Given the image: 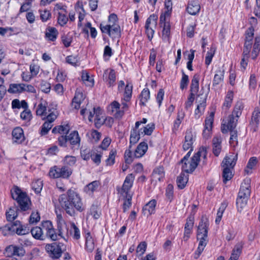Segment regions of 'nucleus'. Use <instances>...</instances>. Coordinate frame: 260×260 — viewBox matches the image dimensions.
Wrapping results in <instances>:
<instances>
[{
	"label": "nucleus",
	"mask_w": 260,
	"mask_h": 260,
	"mask_svg": "<svg viewBox=\"0 0 260 260\" xmlns=\"http://www.w3.org/2000/svg\"><path fill=\"white\" fill-rule=\"evenodd\" d=\"M58 201L66 213L71 216L74 215L76 211L81 212L85 210L81 197L73 189H69L66 194L60 196Z\"/></svg>",
	"instance_id": "f257e3e1"
},
{
	"label": "nucleus",
	"mask_w": 260,
	"mask_h": 260,
	"mask_svg": "<svg viewBox=\"0 0 260 260\" xmlns=\"http://www.w3.org/2000/svg\"><path fill=\"white\" fill-rule=\"evenodd\" d=\"M254 35V29L250 27L246 32L245 42L243 48V58L241 60V67L245 69L247 60L251 55L252 59H255L258 55L260 48V38L257 37L255 39V42L253 46V49L250 54L253 44V38Z\"/></svg>",
	"instance_id": "f03ea898"
},
{
	"label": "nucleus",
	"mask_w": 260,
	"mask_h": 260,
	"mask_svg": "<svg viewBox=\"0 0 260 260\" xmlns=\"http://www.w3.org/2000/svg\"><path fill=\"white\" fill-rule=\"evenodd\" d=\"M208 225V219L206 218H202L198 229L197 239L199 241V245L194 253V258L196 259L199 257L207 244Z\"/></svg>",
	"instance_id": "7ed1b4c3"
},
{
	"label": "nucleus",
	"mask_w": 260,
	"mask_h": 260,
	"mask_svg": "<svg viewBox=\"0 0 260 260\" xmlns=\"http://www.w3.org/2000/svg\"><path fill=\"white\" fill-rule=\"evenodd\" d=\"M190 155V152H188L182 159V170L186 173H191L194 170L198 165L201 157L204 158L206 157V149L205 147L200 148L198 152L190 160H188Z\"/></svg>",
	"instance_id": "20e7f679"
},
{
	"label": "nucleus",
	"mask_w": 260,
	"mask_h": 260,
	"mask_svg": "<svg viewBox=\"0 0 260 260\" xmlns=\"http://www.w3.org/2000/svg\"><path fill=\"white\" fill-rule=\"evenodd\" d=\"M100 29L103 33L108 34L112 38H119L120 36V27L116 14H111L108 17V23H101Z\"/></svg>",
	"instance_id": "39448f33"
},
{
	"label": "nucleus",
	"mask_w": 260,
	"mask_h": 260,
	"mask_svg": "<svg viewBox=\"0 0 260 260\" xmlns=\"http://www.w3.org/2000/svg\"><path fill=\"white\" fill-rule=\"evenodd\" d=\"M250 183L251 180L247 178L241 184L236 202L238 210L240 212L246 206L250 196Z\"/></svg>",
	"instance_id": "423d86ee"
},
{
	"label": "nucleus",
	"mask_w": 260,
	"mask_h": 260,
	"mask_svg": "<svg viewBox=\"0 0 260 260\" xmlns=\"http://www.w3.org/2000/svg\"><path fill=\"white\" fill-rule=\"evenodd\" d=\"M123 89H124L123 97L122 99L121 104L120 105L122 110H123V112H124L128 108V103L130 102L132 98L133 90L132 84L127 83L125 85L123 81H120L118 84V90L119 92H121Z\"/></svg>",
	"instance_id": "0eeeda50"
},
{
	"label": "nucleus",
	"mask_w": 260,
	"mask_h": 260,
	"mask_svg": "<svg viewBox=\"0 0 260 260\" xmlns=\"http://www.w3.org/2000/svg\"><path fill=\"white\" fill-rule=\"evenodd\" d=\"M70 228V231H69L67 224L63 220L61 219L58 223V228L59 231L58 235L64 238L65 236H68L70 234L74 239L78 240L80 239V230L76 226L75 223L73 222L71 223Z\"/></svg>",
	"instance_id": "6e6552de"
},
{
	"label": "nucleus",
	"mask_w": 260,
	"mask_h": 260,
	"mask_svg": "<svg viewBox=\"0 0 260 260\" xmlns=\"http://www.w3.org/2000/svg\"><path fill=\"white\" fill-rule=\"evenodd\" d=\"M11 194L13 199L17 201L22 210L26 211L29 209L30 202L25 192L16 187L11 190Z\"/></svg>",
	"instance_id": "1a4fd4ad"
},
{
	"label": "nucleus",
	"mask_w": 260,
	"mask_h": 260,
	"mask_svg": "<svg viewBox=\"0 0 260 260\" xmlns=\"http://www.w3.org/2000/svg\"><path fill=\"white\" fill-rule=\"evenodd\" d=\"M62 244L53 243L47 244L45 249L48 255L52 259H58L61 257L63 252L61 247Z\"/></svg>",
	"instance_id": "9d476101"
},
{
	"label": "nucleus",
	"mask_w": 260,
	"mask_h": 260,
	"mask_svg": "<svg viewBox=\"0 0 260 260\" xmlns=\"http://www.w3.org/2000/svg\"><path fill=\"white\" fill-rule=\"evenodd\" d=\"M134 180L135 176L133 174H129L126 176L121 188L119 190V193L121 196L133 194L130 189L133 185Z\"/></svg>",
	"instance_id": "9b49d317"
},
{
	"label": "nucleus",
	"mask_w": 260,
	"mask_h": 260,
	"mask_svg": "<svg viewBox=\"0 0 260 260\" xmlns=\"http://www.w3.org/2000/svg\"><path fill=\"white\" fill-rule=\"evenodd\" d=\"M238 119L233 115H230L226 119L223 120L221 126L222 132L225 133L229 131L234 130L236 126Z\"/></svg>",
	"instance_id": "f8f14e48"
},
{
	"label": "nucleus",
	"mask_w": 260,
	"mask_h": 260,
	"mask_svg": "<svg viewBox=\"0 0 260 260\" xmlns=\"http://www.w3.org/2000/svg\"><path fill=\"white\" fill-rule=\"evenodd\" d=\"M162 30L161 32V39L164 43L168 45L170 43L171 39V25L169 20L165 21H160Z\"/></svg>",
	"instance_id": "ddd939ff"
},
{
	"label": "nucleus",
	"mask_w": 260,
	"mask_h": 260,
	"mask_svg": "<svg viewBox=\"0 0 260 260\" xmlns=\"http://www.w3.org/2000/svg\"><path fill=\"white\" fill-rule=\"evenodd\" d=\"M43 230L46 232V236L50 238L52 240L55 241L57 239L58 235L55 233L52 222L47 220L43 221L42 224Z\"/></svg>",
	"instance_id": "4468645a"
},
{
	"label": "nucleus",
	"mask_w": 260,
	"mask_h": 260,
	"mask_svg": "<svg viewBox=\"0 0 260 260\" xmlns=\"http://www.w3.org/2000/svg\"><path fill=\"white\" fill-rule=\"evenodd\" d=\"M196 135L194 133L190 130H188L186 132L185 136V140L183 144V149L184 151L189 150L188 152L191 153L192 150V146L195 140Z\"/></svg>",
	"instance_id": "2eb2a0df"
},
{
	"label": "nucleus",
	"mask_w": 260,
	"mask_h": 260,
	"mask_svg": "<svg viewBox=\"0 0 260 260\" xmlns=\"http://www.w3.org/2000/svg\"><path fill=\"white\" fill-rule=\"evenodd\" d=\"M36 108V113L37 116H39L45 119L47 114L48 102L43 99H41L38 105L35 104Z\"/></svg>",
	"instance_id": "dca6fc26"
},
{
	"label": "nucleus",
	"mask_w": 260,
	"mask_h": 260,
	"mask_svg": "<svg viewBox=\"0 0 260 260\" xmlns=\"http://www.w3.org/2000/svg\"><path fill=\"white\" fill-rule=\"evenodd\" d=\"M103 78L104 80L107 83L109 87H112L115 85L116 75L113 70H106L103 75Z\"/></svg>",
	"instance_id": "f3484780"
},
{
	"label": "nucleus",
	"mask_w": 260,
	"mask_h": 260,
	"mask_svg": "<svg viewBox=\"0 0 260 260\" xmlns=\"http://www.w3.org/2000/svg\"><path fill=\"white\" fill-rule=\"evenodd\" d=\"M237 160V154L231 153L226 155L222 162V167L233 168Z\"/></svg>",
	"instance_id": "a211bd4d"
},
{
	"label": "nucleus",
	"mask_w": 260,
	"mask_h": 260,
	"mask_svg": "<svg viewBox=\"0 0 260 260\" xmlns=\"http://www.w3.org/2000/svg\"><path fill=\"white\" fill-rule=\"evenodd\" d=\"M172 2L171 0H165V11L160 16V21H165L169 19L172 11Z\"/></svg>",
	"instance_id": "6ab92c4d"
},
{
	"label": "nucleus",
	"mask_w": 260,
	"mask_h": 260,
	"mask_svg": "<svg viewBox=\"0 0 260 260\" xmlns=\"http://www.w3.org/2000/svg\"><path fill=\"white\" fill-rule=\"evenodd\" d=\"M109 110L117 118L121 117L124 114L123 110H122L120 104L117 101H114L110 105Z\"/></svg>",
	"instance_id": "aec40b11"
},
{
	"label": "nucleus",
	"mask_w": 260,
	"mask_h": 260,
	"mask_svg": "<svg viewBox=\"0 0 260 260\" xmlns=\"http://www.w3.org/2000/svg\"><path fill=\"white\" fill-rule=\"evenodd\" d=\"M98 110L100 109L99 108L95 109V108L87 105L85 108L81 110L80 114L84 117L87 116L89 121L91 122L93 121L94 116L96 115Z\"/></svg>",
	"instance_id": "412c9836"
},
{
	"label": "nucleus",
	"mask_w": 260,
	"mask_h": 260,
	"mask_svg": "<svg viewBox=\"0 0 260 260\" xmlns=\"http://www.w3.org/2000/svg\"><path fill=\"white\" fill-rule=\"evenodd\" d=\"M7 255L11 256L13 255L22 256L25 253V250L22 247L10 245L6 248Z\"/></svg>",
	"instance_id": "4be33fe9"
},
{
	"label": "nucleus",
	"mask_w": 260,
	"mask_h": 260,
	"mask_svg": "<svg viewBox=\"0 0 260 260\" xmlns=\"http://www.w3.org/2000/svg\"><path fill=\"white\" fill-rule=\"evenodd\" d=\"M100 185V183L99 181H93L84 187V192L89 196H92L94 192L98 191Z\"/></svg>",
	"instance_id": "5701e85b"
},
{
	"label": "nucleus",
	"mask_w": 260,
	"mask_h": 260,
	"mask_svg": "<svg viewBox=\"0 0 260 260\" xmlns=\"http://www.w3.org/2000/svg\"><path fill=\"white\" fill-rule=\"evenodd\" d=\"M156 201L155 200H151L147 203L143 208V212L147 216L154 214L155 211Z\"/></svg>",
	"instance_id": "b1692460"
},
{
	"label": "nucleus",
	"mask_w": 260,
	"mask_h": 260,
	"mask_svg": "<svg viewBox=\"0 0 260 260\" xmlns=\"http://www.w3.org/2000/svg\"><path fill=\"white\" fill-rule=\"evenodd\" d=\"M13 140L17 143H21L24 141L25 137L22 128L17 127L12 132Z\"/></svg>",
	"instance_id": "393cba45"
},
{
	"label": "nucleus",
	"mask_w": 260,
	"mask_h": 260,
	"mask_svg": "<svg viewBox=\"0 0 260 260\" xmlns=\"http://www.w3.org/2000/svg\"><path fill=\"white\" fill-rule=\"evenodd\" d=\"M148 144L145 142H141L137 147L134 153L135 158L142 157L148 150Z\"/></svg>",
	"instance_id": "a878e982"
},
{
	"label": "nucleus",
	"mask_w": 260,
	"mask_h": 260,
	"mask_svg": "<svg viewBox=\"0 0 260 260\" xmlns=\"http://www.w3.org/2000/svg\"><path fill=\"white\" fill-rule=\"evenodd\" d=\"M165 177L164 169L162 167L156 168L152 175V180L153 181L157 182L162 181Z\"/></svg>",
	"instance_id": "bb28decb"
},
{
	"label": "nucleus",
	"mask_w": 260,
	"mask_h": 260,
	"mask_svg": "<svg viewBox=\"0 0 260 260\" xmlns=\"http://www.w3.org/2000/svg\"><path fill=\"white\" fill-rule=\"evenodd\" d=\"M75 10L78 14V27H81L82 26V21L84 20L86 13L83 8V7L81 4L78 2L75 6Z\"/></svg>",
	"instance_id": "cd10ccee"
},
{
	"label": "nucleus",
	"mask_w": 260,
	"mask_h": 260,
	"mask_svg": "<svg viewBox=\"0 0 260 260\" xmlns=\"http://www.w3.org/2000/svg\"><path fill=\"white\" fill-rule=\"evenodd\" d=\"M85 96L82 92L80 90L76 91L75 96L72 101V106L75 109H79L81 103L84 100Z\"/></svg>",
	"instance_id": "c85d7f7f"
},
{
	"label": "nucleus",
	"mask_w": 260,
	"mask_h": 260,
	"mask_svg": "<svg viewBox=\"0 0 260 260\" xmlns=\"http://www.w3.org/2000/svg\"><path fill=\"white\" fill-rule=\"evenodd\" d=\"M200 8V5L198 1H192L188 4L187 11L190 15H195L199 12Z\"/></svg>",
	"instance_id": "c756f323"
},
{
	"label": "nucleus",
	"mask_w": 260,
	"mask_h": 260,
	"mask_svg": "<svg viewBox=\"0 0 260 260\" xmlns=\"http://www.w3.org/2000/svg\"><path fill=\"white\" fill-rule=\"evenodd\" d=\"M11 229L19 235H23L29 233V229L26 226L20 224L18 221H16L13 223Z\"/></svg>",
	"instance_id": "7c9ffc66"
},
{
	"label": "nucleus",
	"mask_w": 260,
	"mask_h": 260,
	"mask_svg": "<svg viewBox=\"0 0 260 260\" xmlns=\"http://www.w3.org/2000/svg\"><path fill=\"white\" fill-rule=\"evenodd\" d=\"M141 137H143V136L141 135V132L139 128H136L135 126L131 132L129 138L130 144L134 145L136 144Z\"/></svg>",
	"instance_id": "2f4dec72"
},
{
	"label": "nucleus",
	"mask_w": 260,
	"mask_h": 260,
	"mask_svg": "<svg viewBox=\"0 0 260 260\" xmlns=\"http://www.w3.org/2000/svg\"><path fill=\"white\" fill-rule=\"evenodd\" d=\"M58 35V32L56 28L53 27H48L46 30L45 38L47 41H54Z\"/></svg>",
	"instance_id": "473e14b6"
},
{
	"label": "nucleus",
	"mask_w": 260,
	"mask_h": 260,
	"mask_svg": "<svg viewBox=\"0 0 260 260\" xmlns=\"http://www.w3.org/2000/svg\"><path fill=\"white\" fill-rule=\"evenodd\" d=\"M94 240L90 233H87L85 235V249L88 252H92L94 249Z\"/></svg>",
	"instance_id": "72a5a7b5"
},
{
	"label": "nucleus",
	"mask_w": 260,
	"mask_h": 260,
	"mask_svg": "<svg viewBox=\"0 0 260 260\" xmlns=\"http://www.w3.org/2000/svg\"><path fill=\"white\" fill-rule=\"evenodd\" d=\"M234 99V92L232 90H229L224 98V100L222 104V109L228 110L232 106Z\"/></svg>",
	"instance_id": "f704fd0d"
},
{
	"label": "nucleus",
	"mask_w": 260,
	"mask_h": 260,
	"mask_svg": "<svg viewBox=\"0 0 260 260\" xmlns=\"http://www.w3.org/2000/svg\"><path fill=\"white\" fill-rule=\"evenodd\" d=\"M260 118V109L258 108H255L253 111L251 117L250 124L253 127L254 131L257 127Z\"/></svg>",
	"instance_id": "c9c22d12"
},
{
	"label": "nucleus",
	"mask_w": 260,
	"mask_h": 260,
	"mask_svg": "<svg viewBox=\"0 0 260 260\" xmlns=\"http://www.w3.org/2000/svg\"><path fill=\"white\" fill-rule=\"evenodd\" d=\"M221 138L220 136H216L213 139V151L216 156H218L220 152L221 146Z\"/></svg>",
	"instance_id": "e433bc0d"
},
{
	"label": "nucleus",
	"mask_w": 260,
	"mask_h": 260,
	"mask_svg": "<svg viewBox=\"0 0 260 260\" xmlns=\"http://www.w3.org/2000/svg\"><path fill=\"white\" fill-rule=\"evenodd\" d=\"M81 79L86 86L92 87L94 85V81L93 76L89 75L86 71L82 72Z\"/></svg>",
	"instance_id": "4c0bfd02"
},
{
	"label": "nucleus",
	"mask_w": 260,
	"mask_h": 260,
	"mask_svg": "<svg viewBox=\"0 0 260 260\" xmlns=\"http://www.w3.org/2000/svg\"><path fill=\"white\" fill-rule=\"evenodd\" d=\"M199 80L200 76L198 74H195L191 80L190 86V93L194 94L197 93L199 88Z\"/></svg>",
	"instance_id": "58836bf2"
},
{
	"label": "nucleus",
	"mask_w": 260,
	"mask_h": 260,
	"mask_svg": "<svg viewBox=\"0 0 260 260\" xmlns=\"http://www.w3.org/2000/svg\"><path fill=\"white\" fill-rule=\"evenodd\" d=\"M185 114L183 109H181L178 110L176 119L174 122L173 131L178 130L185 117Z\"/></svg>",
	"instance_id": "ea45409f"
},
{
	"label": "nucleus",
	"mask_w": 260,
	"mask_h": 260,
	"mask_svg": "<svg viewBox=\"0 0 260 260\" xmlns=\"http://www.w3.org/2000/svg\"><path fill=\"white\" fill-rule=\"evenodd\" d=\"M155 128V125L153 123H150L146 126H142L139 128L141 135L144 137L145 135L150 136Z\"/></svg>",
	"instance_id": "a19ab883"
},
{
	"label": "nucleus",
	"mask_w": 260,
	"mask_h": 260,
	"mask_svg": "<svg viewBox=\"0 0 260 260\" xmlns=\"http://www.w3.org/2000/svg\"><path fill=\"white\" fill-rule=\"evenodd\" d=\"M43 229L39 226H36L31 230V233L32 237L37 240H43L44 239V235L43 234Z\"/></svg>",
	"instance_id": "79ce46f5"
},
{
	"label": "nucleus",
	"mask_w": 260,
	"mask_h": 260,
	"mask_svg": "<svg viewBox=\"0 0 260 260\" xmlns=\"http://www.w3.org/2000/svg\"><path fill=\"white\" fill-rule=\"evenodd\" d=\"M67 63L70 64L74 67H77L80 65V60L78 56L69 55L65 58Z\"/></svg>",
	"instance_id": "37998d69"
},
{
	"label": "nucleus",
	"mask_w": 260,
	"mask_h": 260,
	"mask_svg": "<svg viewBox=\"0 0 260 260\" xmlns=\"http://www.w3.org/2000/svg\"><path fill=\"white\" fill-rule=\"evenodd\" d=\"M105 116L102 113L101 109L96 111V115L94 118V123L96 127H100L105 122Z\"/></svg>",
	"instance_id": "c03bdc74"
},
{
	"label": "nucleus",
	"mask_w": 260,
	"mask_h": 260,
	"mask_svg": "<svg viewBox=\"0 0 260 260\" xmlns=\"http://www.w3.org/2000/svg\"><path fill=\"white\" fill-rule=\"evenodd\" d=\"M24 84H11L10 85L8 91L11 93H17L24 91Z\"/></svg>",
	"instance_id": "a18cd8bd"
},
{
	"label": "nucleus",
	"mask_w": 260,
	"mask_h": 260,
	"mask_svg": "<svg viewBox=\"0 0 260 260\" xmlns=\"http://www.w3.org/2000/svg\"><path fill=\"white\" fill-rule=\"evenodd\" d=\"M224 74V72L222 70L220 69L216 72L213 81V86L218 85L223 82Z\"/></svg>",
	"instance_id": "49530a36"
},
{
	"label": "nucleus",
	"mask_w": 260,
	"mask_h": 260,
	"mask_svg": "<svg viewBox=\"0 0 260 260\" xmlns=\"http://www.w3.org/2000/svg\"><path fill=\"white\" fill-rule=\"evenodd\" d=\"M257 162V160L255 157L250 158L245 169V173L247 174H251L252 172V170L255 168Z\"/></svg>",
	"instance_id": "de8ad7c7"
},
{
	"label": "nucleus",
	"mask_w": 260,
	"mask_h": 260,
	"mask_svg": "<svg viewBox=\"0 0 260 260\" xmlns=\"http://www.w3.org/2000/svg\"><path fill=\"white\" fill-rule=\"evenodd\" d=\"M157 16L155 14L151 15L146 20L145 27L155 28L157 25Z\"/></svg>",
	"instance_id": "09e8293b"
},
{
	"label": "nucleus",
	"mask_w": 260,
	"mask_h": 260,
	"mask_svg": "<svg viewBox=\"0 0 260 260\" xmlns=\"http://www.w3.org/2000/svg\"><path fill=\"white\" fill-rule=\"evenodd\" d=\"M244 108V105L241 102H238L235 106L233 111L232 112V114L231 115H233L234 116L236 117L237 118H239V117L241 115L243 109Z\"/></svg>",
	"instance_id": "8fccbe9b"
},
{
	"label": "nucleus",
	"mask_w": 260,
	"mask_h": 260,
	"mask_svg": "<svg viewBox=\"0 0 260 260\" xmlns=\"http://www.w3.org/2000/svg\"><path fill=\"white\" fill-rule=\"evenodd\" d=\"M188 181V176L184 174H181L177 178V182L178 186L180 189L183 188Z\"/></svg>",
	"instance_id": "3c124183"
},
{
	"label": "nucleus",
	"mask_w": 260,
	"mask_h": 260,
	"mask_svg": "<svg viewBox=\"0 0 260 260\" xmlns=\"http://www.w3.org/2000/svg\"><path fill=\"white\" fill-rule=\"evenodd\" d=\"M68 140L72 145L78 144L80 141L78 133L77 131H73L68 136Z\"/></svg>",
	"instance_id": "603ef678"
},
{
	"label": "nucleus",
	"mask_w": 260,
	"mask_h": 260,
	"mask_svg": "<svg viewBox=\"0 0 260 260\" xmlns=\"http://www.w3.org/2000/svg\"><path fill=\"white\" fill-rule=\"evenodd\" d=\"M227 207V203L225 202L222 203L219 207L217 213V216L215 219V222L217 224H219L220 222L223 214Z\"/></svg>",
	"instance_id": "864d4df0"
},
{
	"label": "nucleus",
	"mask_w": 260,
	"mask_h": 260,
	"mask_svg": "<svg viewBox=\"0 0 260 260\" xmlns=\"http://www.w3.org/2000/svg\"><path fill=\"white\" fill-rule=\"evenodd\" d=\"M60 178L64 179L69 178L72 175L73 170L67 166H63L60 168Z\"/></svg>",
	"instance_id": "5fc2aeb1"
},
{
	"label": "nucleus",
	"mask_w": 260,
	"mask_h": 260,
	"mask_svg": "<svg viewBox=\"0 0 260 260\" xmlns=\"http://www.w3.org/2000/svg\"><path fill=\"white\" fill-rule=\"evenodd\" d=\"M43 186V181L41 179H35L31 183V187L36 193H40Z\"/></svg>",
	"instance_id": "6e6d98bb"
},
{
	"label": "nucleus",
	"mask_w": 260,
	"mask_h": 260,
	"mask_svg": "<svg viewBox=\"0 0 260 260\" xmlns=\"http://www.w3.org/2000/svg\"><path fill=\"white\" fill-rule=\"evenodd\" d=\"M70 130V126L68 124H66L64 125H59L56 127H55L52 129V132L53 133H59L60 134H67Z\"/></svg>",
	"instance_id": "4d7b16f0"
},
{
	"label": "nucleus",
	"mask_w": 260,
	"mask_h": 260,
	"mask_svg": "<svg viewBox=\"0 0 260 260\" xmlns=\"http://www.w3.org/2000/svg\"><path fill=\"white\" fill-rule=\"evenodd\" d=\"M101 215V213L100 209L95 206H92L88 213L87 217L91 215L94 219H98L100 217Z\"/></svg>",
	"instance_id": "13d9d810"
},
{
	"label": "nucleus",
	"mask_w": 260,
	"mask_h": 260,
	"mask_svg": "<svg viewBox=\"0 0 260 260\" xmlns=\"http://www.w3.org/2000/svg\"><path fill=\"white\" fill-rule=\"evenodd\" d=\"M242 246L237 245L233 250L231 256L229 260H237L241 253Z\"/></svg>",
	"instance_id": "bf43d9fd"
},
{
	"label": "nucleus",
	"mask_w": 260,
	"mask_h": 260,
	"mask_svg": "<svg viewBox=\"0 0 260 260\" xmlns=\"http://www.w3.org/2000/svg\"><path fill=\"white\" fill-rule=\"evenodd\" d=\"M150 99V91L148 88H144L141 92L140 95V103L142 105H145L146 103Z\"/></svg>",
	"instance_id": "052dcab7"
},
{
	"label": "nucleus",
	"mask_w": 260,
	"mask_h": 260,
	"mask_svg": "<svg viewBox=\"0 0 260 260\" xmlns=\"http://www.w3.org/2000/svg\"><path fill=\"white\" fill-rule=\"evenodd\" d=\"M223 168V181L225 183L226 181L230 180L233 177L232 169L233 168L228 167H222Z\"/></svg>",
	"instance_id": "680f3d73"
},
{
	"label": "nucleus",
	"mask_w": 260,
	"mask_h": 260,
	"mask_svg": "<svg viewBox=\"0 0 260 260\" xmlns=\"http://www.w3.org/2000/svg\"><path fill=\"white\" fill-rule=\"evenodd\" d=\"M39 12L42 22H46L51 17V13L49 10L47 9L40 10Z\"/></svg>",
	"instance_id": "e2e57ef3"
},
{
	"label": "nucleus",
	"mask_w": 260,
	"mask_h": 260,
	"mask_svg": "<svg viewBox=\"0 0 260 260\" xmlns=\"http://www.w3.org/2000/svg\"><path fill=\"white\" fill-rule=\"evenodd\" d=\"M202 99V103L198 105L197 108L194 111V114L198 117L200 116V115L203 112L205 107V103L206 101V95H204Z\"/></svg>",
	"instance_id": "0e129e2a"
},
{
	"label": "nucleus",
	"mask_w": 260,
	"mask_h": 260,
	"mask_svg": "<svg viewBox=\"0 0 260 260\" xmlns=\"http://www.w3.org/2000/svg\"><path fill=\"white\" fill-rule=\"evenodd\" d=\"M40 70V66L34 62H31L29 66V71L31 76L34 77H36L39 73Z\"/></svg>",
	"instance_id": "69168bd1"
},
{
	"label": "nucleus",
	"mask_w": 260,
	"mask_h": 260,
	"mask_svg": "<svg viewBox=\"0 0 260 260\" xmlns=\"http://www.w3.org/2000/svg\"><path fill=\"white\" fill-rule=\"evenodd\" d=\"M60 168L54 166L50 169L49 176L51 178H60Z\"/></svg>",
	"instance_id": "338daca9"
},
{
	"label": "nucleus",
	"mask_w": 260,
	"mask_h": 260,
	"mask_svg": "<svg viewBox=\"0 0 260 260\" xmlns=\"http://www.w3.org/2000/svg\"><path fill=\"white\" fill-rule=\"evenodd\" d=\"M214 113L212 112L210 113L209 116L206 117L205 122V128L212 129L214 120Z\"/></svg>",
	"instance_id": "774afa93"
}]
</instances>
